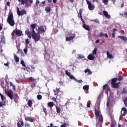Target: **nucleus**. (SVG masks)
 <instances>
[{
  "label": "nucleus",
  "instance_id": "6e6552de",
  "mask_svg": "<svg viewBox=\"0 0 127 127\" xmlns=\"http://www.w3.org/2000/svg\"><path fill=\"white\" fill-rule=\"evenodd\" d=\"M86 2L88 4V7L89 10H94V9H95V6L93 5L91 2L86 0Z\"/></svg>",
  "mask_w": 127,
  "mask_h": 127
},
{
  "label": "nucleus",
  "instance_id": "f8f14e48",
  "mask_svg": "<svg viewBox=\"0 0 127 127\" xmlns=\"http://www.w3.org/2000/svg\"><path fill=\"white\" fill-rule=\"evenodd\" d=\"M15 34L18 37L21 36L22 35V31L16 29L15 31Z\"/></svg>",
  "mask_w": 127,
  "mask_h": 127
},
{
  "label": "nucleus",
  "instance_id": "864d4df0",
  "mask_svg": "<svg viewBox=\"0 0 127 127\" xmlns=\"http://www.w3.org/2000/svg\"><path fill=\"white\" fill-rule=\"evenodd\" d=\"M103 36H104V37H106V38H108V37H109V36H108V34H106V33H105V34L103 35Z\"/></svg>",
  "mask_w": 127,
  "mask_h": 127
},
{
  "label": "nucleus",
  "instance_id": "473e14b6",
  "mask_svg": "<svg viewBox=\"0 0 127 127\" xmlns=\"http://www.w3.org/2000/svg\"><path fill=\"white\" fill-rule=\"evenodd\" d=\"M21 64L22 65L23 67H26V65H25V64L24 63V61H23V60H22V61H21Z\"/></svg>",
  "mask_w": 127,
  "mask_h": 127
},
{
  "label": "nucleus",
  "instance_id": "c756f323",
  "mask_svg": "<svg viewBox=\"0 0 127 127\" xmlns=\"http://www.w3.org/2000/svg\"><path fill=\"white\" fill-rule=\"evenodd\" d=\"M83 58H85V56L82 55H78V59H83Z\"/></svg>",
  "mask_w": 127,
  "mask_h": 127
},
{
  "label": "nucleus",
  "instance_id": "7ed1b4c3",
  "mask_svg": "<svg viewBox=\"0 0 127 127\" xmlns=\"http://www.w3.org/2000/svg\"><path fill=\"white\" fill-rule=\"evenodd\" d=\"M7 22L10 25V26H14L15 22L13 19V14L12 13H11L8 16Z\"/></svg>",
  "mask_w": 127,
  "mask_h": 127
},
{
  "label": "nucleus",
  "instance_id": "4d7b16f0",
  "mask_svg": "<svg viewBox=\"0 0 127 127\" xmlns=\"http://www.w3.org/2000/svg\"><path fill=\"white\" fill-rule=\"evenodd\" d=\"M38 4H39V0H36V5H37Z\"/></svg>",
  "mask_w": 127,
  "mask_h": 127
},
{
  "label": "nucleus",
  "instance_id": "e433bc0d",
  "mask_svg": "<svg viewBox=\"0 0 127 127\" xmlns=\"http://www.w3.org/2000/svg\"><path fill=\"white\" fill-rule=\"evenodd\" d=\"M124 104L126 107H127V98L124 100Z\"/></svg>",
  "mask_w": 127,
  "mask_h": 127
},
{
  "label": "nucleus",
  "instance_id": "6ab92c4d",
  "mask_svg": "<svg viewBox=\"0 0 127 127\" xmlns=\"http://www.w3.org/2000/svg\"><path fill=\"white\" fill-rule=\"evenodd\" d=\"M47 105L49 108H51L52 109V107L54 106V103L52 102H49L47 103Z\"/></svg>",
  "mask_w": 127,
  "mask_h": 127
},
{
  "label": "nucleus",
  "instance_id": "a18cd8bd",
  "mask_svg": "<svg viewBox=\"0 0 127 127\" xmlns=\"http://www.w3.org/2000/svg\"><path fill=\"white\" fill-rule=\"evenodd\" d=\"M36 85H35V83L33 82L31 84V88H34L35 87Z\"/></svg>",
  "mask_w": 127,
  "mask_h": 127
},
{
  "label": "nucleus",
  "instance_id": "69168bd1",
  "mask_svg": "<svg viewBox=\"0 0 127 127\" xmlns=\"http://www.w3.org/2000/svg\"><path fill=\"white\" fill-rule=\"evenodd\" d=\"M2 26L1 25V24H0V31L2 30Z\"/></svg>",
  "mask_w": 127,
  "mask_h": 127
},
{
  "label": "nucleus",
  "instance_id": "4be33fe9",
  "mask_svg": "<svg viewBox=\"0 0 127 127\" xmlns=\"http://www.w3.org/2000/svg\"><path fill=\"white\" fill-rule=\"evenodd\" d=\"M56 110L57 113L58 114H60V112L62 111L61 108H60V107H59L58 106H56Z\"/></svg>",
  "mask_w": 127,
  "mask_h": 127
},
{
  "label": "nucleus",
  "instance_id": "39448f33",
  "mask_svg": "<svg viewBox=\"0 0 127 127\" xmlns=\"http://www.w3.org/2000/svg\"><path fill=\"white\" fill-rule=\"evenodd\" d=\"M18 1L21 5H24L25 4V7H29L30 6V5L28 4V1H29L30 3L33 2V1L32 0H18Z\"/></svg>",
  "mask_w": 127,
  "mask_h": 127
},
{
  "label": "nucleus",
  "instance_id": "dca6fc26",
  "mask_svg": "<svg viewBox=\"0 0 127 127\" xmlns=\"http://www.w3.org/2000/svg\"><path fill=\"white\" fill-rule=\"evenodd\" d=\"M103 13L104 16H105L106 18H108V19H110L111 18V15L108 14V12L106 11H103Z\"/></svg>",
  "mask_w": 127,
  "mask_h": 127
},
{
  "label": "nucleus",
  "instance_id": "f3484780",
  "mask_svg": "<svg viewBox=\"0 0 127 127\" xmlns=\"http://www.w3.org/2000/svg\"><path fill=\"white\" fill-rule=\"evenodd\" d=\"M75 34H74L72 36L66 37V41H71V40H73V39H74V38H75Z\"/></svg>",
  "mask_w": 127,
  "mask_h": 127
},
{
  "label": "nucleus",
  "instance_id": "cd10ccee",
  "mask_svg": "<svg viewBox=\"0 0 127 127\" xmlns=\"http://www.w3.org/2000/svg\"><path fill=\"white\" fill-rule=\"evenodd\" d=\"M97 50H98V49H97V48H95L94 50L92 51V54L93 55H96V54H97Z\"/></svg>",
  "mask_w": 127,
  "mask_h": 127
},
{
  "label": "nucleus",
  "instance_id": "2eb2a0df",
  "mask_svg": "<svg viewBox=\"0 0 127 127\" xmlns=\"http://www.w3.org/2000/svg\"><path fill=\"white\" fill-rule=\"evenodd\" d=\"M118 38H121V40L124 41V42H127V37L123 36H118Z\"/></svg>",
  "mask_w": 127,
  "mask_h": 127
},
{
  "label": "nucleus",
  "instance_id": "c03bdc74",
  "mask_svg": "<svg viewBox=\"0 0 127 127\" xmlns=\"http://www.w3.org/2000/svg\"><path fill=\"white\" fill-rule=\"evenodd\" d=\"M75 82H77V83H78L79 84H81V83L83 82V80H78L77 79H76V80H75Z\"/></svg>",
  "mask_w": 127,
  "mask_h": 127
},
{
  "label": "nucleus",
  "instance_id": "338daca9",
  "mask_svg": "<svg viewBox=\"0 0 127 127\" xmlns=\"http://www.w3.org/2000/svg\"><path fill=\"white\" fill-rule=\"evenodd\" d=\"M99 42H100V40L99 39L96 40L95 41V43H99Z\"/></svg>",
  "mask_w": 127,
  "mask_h": 127
},
{
  "label": "nucleus",
  "instance_id": "7c9ffc66",
  "mask_svg": "<svg viewBox=\"0 0 127 127\" xmlns=\"http://www.w3.org/2000/svg\"><path fill=\"white\" fill-rule=\"evenodd\" d=\"M37 100H40L41 99H42V96L41 95L39 94L37 96Z\"/></svg>",
  "mask_w": 127,
  "mask_h": 127
},
{
  "label": "nucleus",
  "instance_id": "ea45409f",
  "mask_svg": "<svg viewBox=\"0 0 127 127\" xmlns=\"http://www.w3.org/2000/svg\"><path fill=\"white\" fill-rule=\"evenodd\" d=\"M43 111L44 113H45V115H46L47 114V111H46V108L43 106Z\"/></svg>",
  "mask_w": 127,
  "mask_h": 127
},
{
  "label": "nucleus",
  "instance_id": "412c9836",
  "mask_svg": "<svg viewBox=\"0 0 127 127\" xmlns=\"http://www.w3.org/2000/svg\"><path fill=\"white\" fill-rule=\"evenodd\" d=\"M106 54H107V57L109 58V59H112L114 58V56H113V55H111L109 51H107Z\"/></svg>",
  "mask_w": 127,
  "mask_h": 127
},
{
  "label": "nucleus",
  "instance_id": "8fccbe9b",
  "mask_svg": "<svg viewBox=\"0 0 127 127\" xmlns=\"http://www.w3.org/2000/svg\"><path fill=\"white\" fill-rule=\"evenodd\" d=\"M25 127H30V124H29V123H25Z\"/></svg>",
  "mask_w": 127,
  "mask_h": 127
},
{
  "label": "nucleus",
  "instance_id": "2f4dec72",
  "mask_svg": "<svg viewBox=\"0 0 127 127\" xmlns=\"http://www.w3.org/2000/svg\"><path fill=\"white\" fill-rule=\"evenodd\" d=\"M0 96L1 97V99L2 101H4L5 100V98H4V96H3V95H2L0 93Z\"/></svg>",
  "mask_w": 127,
  "mask_h": 127
},
{
  "label": "nucleus",
  "instance_id": "f257e3e1",
  "mask_svg": "<svg viewBox=\"0 0 127 127\" xmlns=\"http://www.w3.org/2000/svg\"><path fill=\"white\" fill-rule=\"evenodd\" d=\"M25 34L27 35L29 38H31L32 37L33 39L35 41V42H37V41H39L40 40V34L39 33H31L29 29H27L25 31Z\"/></svg>",
  "mask_w": 127,
  "mask_h": 127
},
{
  "label": "nucleus",
  "instance_id": "72a5a7b5",
  "mask_svg": "<svg viewBox=\"0 0 127 127\" xmlns=\"http://www.w3.org/2000/svg\"><path fill=\"white\" fill-rule=\"evenodd\" d=\"M83 89V90H89V85H84Z\"/></svg>",
  "mask_w": 127,
  "mask_h": 127
},
{
  "label": "nucleus",
  "instance_id": "c9c22d12",
  "mask_svg": "<svg viewBox=\"0 0 127 127\" xmlns=\"http://www.w3.org/2000/svg\"><path fill=\"white\" fill-rule=\"evenodd\" d=\"M56 91H57V94H59V93H61L62 94L63 92L59 90V88H56Z\"/></svg>",
  "mask_w": 127,
  "mask_h": 127
},
{
  "label": "nucleus",
  "instance_id": "a878e982",
  "mask_svg": "<svg viewBox=\"0 0 127 127\" xmlns=\"http://www.w3.org/2000/svg\"><path fill=\"white\" fill-rule=\"evenodd\" d=\"M69 78L71 80H74V81L77 80V79L75 77V76H74V75H72V74H70V75L69 76Z\"/></svg>",
  "mask_w": 127,
  "mask_h": 127
},
{
  "label": "nucleus",
  "instance_id": "37998d69",
  "mask_svg": "<svg viewBox=\"0 0 127 127\" xmlns=\"http://www.w3.org/2000/svg\"><path fill=\"white\" fill-rule=\"evenodd\" d=\"M91 21H93V22H96V23H100V21H99V20L95 19V20H92Z\"/></svg>",
  "mask_w": 127,
  "mask_h": 127
},
{
  "label": "nucleus",
  "instance_id": "09e8293b",
  "mask_svg": "<svg viewBox=\"0 0 127 127\" xmlns=\"http://www.w3.org/2000/svg\"><path fill=\"white\" fill-rule=\"evenodd\" d=\"M65 74L68 76V77H70L71 75V74H70V72H68V71H65Z\"/></svg>",
  "mask_w": 127,
  "mask_h": 127
},
{
  "label": "nucleus",
  "instance_id": "1a4fd4ad",
  "mask_svg": "<svg viewBox=\"0 0 127 127\" xmlns=\"http://www.w3.org/2000/svg\"><path fill=\"white\" fill-rule=\"evenodd\" d=\"M45 30H44V27L43 26H41L38 28V33L40 34V33H44Z\"/></svg>",
  "mask_w": 127,
  "mask_h": 127
},
{
  "label": "nucleus",
  "instance_id": "c85d7f7f",
  "mask_svg": "<svg viewBox=\"0 0 127 127\" xmlns=\"http://www.w3.org/2000/svg\"><path fill=\"white\" fill-rule=\"evenodd\" d=\"M28 80H29V81H31L32 82H35V81H36V79H34L33 77H29L28 78Z\"/></svg>",
  "mask_w": 127,
  "mask_h": 127
},
{
  "label": "nucleus",
  "instance_id": "bb28decb",
  "mask_svg": "<svg viewBox=\"0 0 127 127\" xmlns=\"http://www.w3.org/2000/svg\"><path fill=\"white\" fill-rule=\"evenodd\" d=\"M45 10L46 12H50V10H51V8L50 7H46Z\"/></svg>",
  "mask_w": 127,
  "mask_h": 127
},
{
  "label": "nucleus",
  "instance_id": "79ce46f5",
  "mask_svg": "<svg viewBox=\"0 0 127 127\" xmlns=\"http://www.w3.org/2000/svg\"><path fill=\"white\" fill-rule=\"evenodd\" d=\"M25 44L26 45H28V44H29V40L28 39H25Z\"/></svg>",
  "mask_w": 127,
  "mask_h": 127
},
{
  "label": "nucleus",
  "instance_id": "b1692460",
  "mask_svg": "<svg viewBox=\"0 0 127 127\" xmlns=\"http://www.w3.org/2000/svg\"><path fill=\"white\" fill-rule=\"evenodd\" d=\"M32 101L31 100H29L28 101L27 105L29 107H30V108H31V107H32Z\"/></svg>",
  "mask_w": 127,
  "mask_h": 127
},
{
  "label": "nucleus",
  "instance_id": "6e6d98bb",
  "mask_svg": "<svg viewBox=\"0 0 127 127\" xmlns=\"http://www.w3.org/2000/svg\"><path fill=\"white\" fill-rule=\"evenodd\" d=\"M21 126H22L23 127L24 126V123L23 121H20Z\"/></svg>",
  "mask_w": 127,
  "mask_h": 127
},
{
  "label": "nucleus",
  "instance_id": "13d9d810",
  "mask_svg": "<svg viewBox=\"0 0 127 127\" xmlns=\"http://www.w3.org/2000/svg\"><path fill=\"white\" fill-rule=\"evenodd\" d=\"M10 86H12V87H13L14 89L15 86L13 85V84H12V82H10Z\"/></svg>",
  "mask_w": 127,
  "mask_h": 127
},
{
  "label": "nucleus",
  "instance_id": "e2e57ef3",
  "mask_svg": "<svg viewBox=\"0 0 127 127\" xmlns=\"http://www.w3.org/2000/svg\"><path fill=\"white\" fill-rule=\"evenodd\" d=\"M115 127V125L114 124V123H112L110 125V127Z\"/></svg>",
  "mask_w": 127,
  "mask_h": 127
},
{
  "label": "nucleus",
  "instance_id": "5fc2aeb1",
  "mask_svg": "<svg viewBox=\"0 0 127 127\" xmlns=\"http://www.w3.org/2000/svg\"><path fill=\"white\" fill-rule=\"evenodd\" d=\"M115 33H112V36L113 38H115V37H116V35H115Z\"/></svg>",
  "mask_w": 127,
  "mask_h": 127
},
{
  "label": "nucleus",
  "instance_id": "f03ea898",
  "mask_svg": "<svg viewBox=\"0 0 127 127\" xmlns=\"http://www.w3.org/2000/svg\"><path fill=\"white\" fill-rule=\"evenodd\" d=\"M117 81H118V78H112L109 81V82H111V85L112 88H114V89H118V88H120V82L116 83Z\"/></svg>",
  "mask_w": 127,
  "mask_h": 127
},
{
  "label": "nucleus",
  "instance_id": "3c124183",
  "mask_svg": "<svg viewBox=\"0 0 127 127\" xmlns=\"http://www.w3.org/2000/svg\"><path fill=\"white\" fill-rule=\"evenodd\" d=\"M17 126L18 127H22V126H21V125L20 124V123H19V122H18L17 123Z\"/></svg>",
  "mask_w": 127,
  "mask_h": 127
},
{
  "label": "nucleus",
  "instance_id": "9d476101",
  "mask_svg": "<svg viewBox=\"0 0 127 127\" xmlns=\"http://www.w3.org/2000/svg\"><path fill=\"white\" fill-rule=\"evenodd\" d=\"M127 109H126V107H123L122 108V110L121 111V114L123 117H124V116H126L127 115Z\"/></svg>",
  "mask_w": 127,
  "mask_h": 127
},
{
  "label": "nucleus",
  "instance_id": "680f3d73",
  "mask_svg": "<svg viewBox=\"0 0 127 127\" xmlns=\"http://www.w3.org/2000/svg\"><path fill=\"white\" fill-rule=\"evenodd\" d=\"M6 4H7V6H10V2H7L6 3Z\"/></svg>",
  "mask_w": 127,
  "mask_h": 127
},
{
  "label": "nucleus",
  "instance_id": "0e129e2a",
  "mask_svg": "<svg viewBox=\"0 0 127 127\" xmlns=\"http://www.w3.org/2000/svg\"><path fill=\"white\" fill-rule=\"evenodd\" d=\"M4 65L5 66H8V65H9V64H8V63H4Z\"/></svg>",
  "mask_w": 127,
  "mask_h": 127
},
{
  "label": "nucleus",
  "instance_id": "49530a36",
  "mask_svg": "<svg viewBox=\"0 0 127 127\" xmlns=\"http://www.w3.org/2000/svg\"><path fill=\"white\" fill-rule=\"evenodd\" d=\"M67 126V123H64L63 125H61L60 126V127H66V126Z\"/></svg>",
  "mask_w": 127,
  "mask_h": 127
},
{
  "label": "nucleus",
  "instance_id": "bf43d9fd",
  "mask_svg": "<svg viewBox=\"0 0 127 127\" xmlns=\"http://www.w3.org/2000/svg\"><path fill=\"white\" fill-rule=\"evenodd\" d=\"M99 36L100 37H102V36H104V35L103 34V33L101 32L100 34L99 35Z\"/></svg>",
  "mask_w": 127,
  "mask_h": 127
},
{
  "label": "nucleus",
  "instance_id": "774afa93",
  "mask_svg": "<svg viewBox=\"0 0 127 127\" xmlns=\"http://www.w3.org/2000/svg\"><path fill=\"white\" fill-rule=\"evenodd\" d=\"M87 108H90V104H89L88 103H87Z\"/></svg>",
  "mask_w": 127,
  "mask_h": 127
},
{
  "label": "nucleus",
  "instance_id": "9b49d317",
  "mask_svg": "<svg viewBox=\"0 0 127 127\" xmlns=\"http://www.w3.org/2000/svg\"><path fill=\"white\" fill-rule=\"evenodd\" d=\"M103 90H107L106 91H105V93L108 95V92L110 91V87H109L108 84H105L103 86Z\"/></svg>",
  "mask_w": 127,
  "mask_h": 127
},
{
  "label": "nucleus",
  "instance_id": "de8ad7c7",
  "mask_svg": "<svg viewBox=\"0 0 127 127\" xmlns=\"http://www.w3.org/2000/svg\"><path fill=\"white\" fill-rule=\"evenodd\" d=\"M24 53H27V46H26V48L24 49Z\"/></svg>",
  "mask_w": 127,
  "mask_h": 127
},
{
  "label": "nucleus",
  "instance_id": "58836bf2",
  "mask_svg": "<svg viewBox=\"0 0 127 127\" xmlns=\"http://www.w3.org/2000/svg\"><path fill=\"white\" fill-rule=\"evenodd\" d=\"M123 79H124V77H123L122 76H119L118 78L117 79V80L122 81V80H123Z\"/></svg>",
  "mask_w": 127,
  "mask_h": 127
},
{
  "label": "nucleus",
  "instance_id": "4468645a",
  "mask_svg": "<svg viewBox=\"0 0 127 127\" xmlns=\"http://www.w3.org/2000/svg\"><path fill=\"white\" fill-rule=\"evenodd\" d=\"M37 25V24L36 23L32 24L31 25V28L32 29L31 33L35 32V31L34 30V29H35V27H36Z\"/></svg>",
  "mask_w": 127,
  "mask_h": 127
},
{
  "label": "nucleus",
  "instance_id": "a19ab883",
  "mask_svg": "<svg viewBox=\"0 0 127 127\" xmlns=\"http://www.w3.org/2000/svg\"><path fill=\"white\" fill-rule=\"evenodd\" d=\"M82 12H83V10H82V9H80V10H79V15H80V18H82V17H83L82 16Z\"/></svg>",
  "mask_w": 127,
  "mask_h": 127
},
{
  "label": "nucleus",
  "instance_id": "4c0bfd02",
  "mask_svg": "<svg viewBox=\"0 0 127 127\" xmlns=\"http://www.w3.org/2000/svg\"><path fill=\"white\" fill-rule=\"evenodd\" d=\"M102 2H103L105 5H107V4H108V2H109V0H103L102 1Z\"/></svg>",
  "mask_w": 127,
  "mask_h": 127
},
{
  "label": "nucleus",
  "instance_id": "f704fd0d",
  "mask_svg": "<svg viewBox=\"0 0 127 127\" xmlns=\"http://www.w3.org/2000/svg\"><path fill=\"white\" fill-rule=\"evenodd\" d=\"M3 106H5V102H3V101L1 102L0 101V107H3Z\"/></svg>",
  "mask_w": 127,
  "mask_h": 127
},
{
  "label": "nucleus",
  "instance_id": "ddd939ff",
  "mask_svg": "<svg viewBox=\"0 0 127 127\" xmlns=\"http://www.w3.org/2000/svg\"><path fill=\"white\" fill-rule=\"evenodd\" d=\"M25 121H29L31 123H33V122L34 121V120L31 117L25 116Z\"/></svg>",
  "mask_w": 127,
  "mask_h": 127
},
{
  "label": "nucleus",
  "instance_id": "052dcab7",
  "mask_svg": "<svg viewBox=\"0 0 127 127\" xmlns=\"http://www.w3.org/2000/svg\"><path fill=\"white\" fill-rule=\"evenodd\" d=\"M113 33H116V31H117V29L116 28H113Z\"/></svg>",
  "mask_w": 127,
  "mask_h": 127
},
{
  "label": "nucleus",
  "instance_id": "20e7f679",
  "mask_svg": "<svg viewBox=\"0 0 127 127\" xmlns=\"http://www.w3.org/2000/svg\"><path fill=\"white\" fill-rule=\"evenodd\" d=\"M95 115L96 121L98 120L100 123H103V116L101 114V111L98 109H95Z\"/></svg>",
  "mask_w": 127,
  "mask_h": 127
},
{
  "label": "nucleus",
  "instance_id": "aec40b11",
  "mask_svg": "<svg viewBox=\"0 0 127 127\" xmlns=\"http://www.w3.org/2000/svg\"><path fill=\"white\" fill-rule=\"evenodd\" d=\"M88 59L89 60H94L95 59V56L93 55L92 54H89L87 57Z\"/></svg>",
  "mask_w": 127,
  "mask_h": 127
},
{
  "label": "nucleus",
  "instance_id": "a211bd4d",
  "mask_svg": "<svg viewBox=\"0 0 127 127\" xmlns=\"http://www.w3.org/2000/svg\"><path fill=\"white\" fill-rule=\"evenodd\" d=\"M83 27L85 29V30H87V31H90V27H89V25H86V24H83Z\"/></svg>",
  "mask_w": 127,
  "mask_h": 127
},
{
  "label": "nucleus",
  "instance_id": "393cba45",
  "mask_svg": "<svg viewBox=\"0 0 127 127\" xmlns=\"http://www.w3.org/2000/svg\"><path fill=\"white\" fill-rule=\"evenodd\" d=\"M14 58L16 62H19V57H17L16 54H14Z\"/></svg>",
  "mask_w": 127,
  "mask_h": 127
},
{
  "label": "nucleus",
  "instance_id": "423d86ee",
  "mask_svg": "<svg viewBox=\"0 0 127 127\" xmlns=\"http://www.w3.org/2000/svg\"><path fill=\"white\" fill-rule=\"evenodd\" d=\"M4 92L6 95H7V97H9L11 100H13V99H14V95L13 94V92L12 90L7 91L5 90Z\"/></svg>",
  "mask_w": 127,
  "mask_h": 127
},
{
  "label": "nucleus",
  "instance_id": "0eeeda50",
  "mask_svg": "<svg viewBox=\"0 0 127 127\" xmlns=\"http://www.w3.org/2000/svg\"><path fill=\"white\" fill-rule=\"evenodd\" d=\"M17 13L19 16H20L21 15H24V14H26L27 12L26 11L24 10H22L21 11L19 10V8H17Z\"/></svg>",
  "mask_w": 127,
  "mask_h": 127
},
{
  "label": "nucleus",
  "instance_id": "5701e85b",
  "mask_svg": "<svg viewBox=\"0 0 127 127\" xmlns=\"http://www.w3.org/2000/svg\"><path fill=\"white\" fill-rule=\"evenodd\" d=\"M84 73H85V74L88 73V75H92V71H91V70L89 69V68H87L86 70H85Z\"/></svg>",
  "mask_w": 127,
  "mask_h": 127
},
{
  "label": "nucleus",
  "instance_id": "603ef678",
  "mask_svg": "<svg viewBox=\"0 0 127 127\" xmlns=\"http://www.w3.org/2000/svg\"><path fill=\"white\" fill-rule=\"evenodd\" d=\"M52 101L55 102V103H56V98H55V97H52Z\"/></svg>",
  "mask_w": 127,
  "mask_h": 127
}]
</instances>
